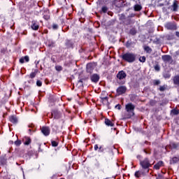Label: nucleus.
<instances>
[{"label":"nucleus","instance_id":"obj_23","mask_svg":"<svg viewBox=\"0 0 179 179\" xmlns=\"http://www.w3.org/2000/svg\"><path fill=\"white\" fill-rule=\"evenodd\" d=\"M173 83L174 85H179V75L176 76L173 78Z\"/></svg>","mask_w":179,"mask_h":179},{"label":"nucleus","instance_id":"obj_24","mask_svg":"<svg viewBox=\"0 0 179 179\" xmlns=\"http://www.w3.org/2000/svg\"><path fill=\"white\" fill-rule=\"evenodd\" d=\"M144 50L146 51L148 54H150V52H152V48H150V47L149 46H145Z\"/></svg>","mask_w":179,"mask_h":179},{"label":"nucleus","instance_id":"obj_14","mask_svg":"<svg viewBox=\"0 0 179 179\" xmlns=\"http://www.w3.org/2000/svg\"><path fill=\"white\" fill-rule=\"evenodd\" d=\"M100 79V76L97 74H94L91 76V80L92 82H94V83H97Z\"/></svg>","mask_w":179,"mask_h":179},{"label":"nucleus","instance_id":"obj_3","mask_svg":"<svg viewBox=\"0 0 179 179\" xmlns=\"http://www.w3.org/2000/svg\"><path fill=\"white\" fill-rule=\"evenodd\" d=\"M117 78V83H120V85H124L125 83V78H127V73L124 71H120L117 73L116 76Z\"/></svg>","mask_w":179,"mask_h":179},{"label":"nucleus","instance_id":"obj_42","mask_svg":"<svg viewBox=\"0 0 179 179\" xmlns=\"http://www.w3.org/2000/svg\"><path fill=\"white\" fill-rule=\"evenodd\" d=\"M179 159L178 157H173L172 159V162H173V163H177V162H178Z\"/></svg>","mask_w":179,"mask_h":179},{"label":"nucleus","instance_id":"obj_50","mask_svg":"<svg viewBox=\"0 0 179 179\" xmlns=\"http://www.w3.org/2000/svg\"><path fill=\"white\" fill-rule=\"evenodd\" d=\"M145 153H146V155H149V152H148L146 150H144Z\"/></svg>","mask_w":179,"mask_h":179},{"label":"nucleus","instance_id":"obj_51","mask_svg":"<svg viewBox=\"0 0 179 179\" xmlns=\"http://www.w3.org/2000/svg\"><path fill=\"white\" fill-rule=\"evenodd\" d=\"M127 47H129V43H128V42L127 43Z\"/></svg>","mask_w":179,"mask_h":179},{"label":"nucleus","instance_id":"obj_54","mask_svg":"<svg viewBox=\"0 0 179 179\" xmlns=\"http://www.w3.org/2000/svg\"><path fill=\"white\" fill-rule=\"evenodd\" d=\"M55 118H59V117H58V116H55Z\"/></svg>","mask_w":179,"mask_h":179},{"label":"nucleus","instance_id":"obj_47","mask_svg":"<svg viewBox=\"0 0 179 179\" xmlns=\"http://www.w3.org/2000/svg\"><path fill=\"white\" fill-rule=\"evenodd\" d=\"M176 36L177 37H179V32H178V31H176Z\"/></svg>","mask_w":179,"mask_h":179},{"label":"nucleus","instance_id":"obj_1","mask_svg":"<svg viewBox=\"0 0 179 179\" xmlns=\"http://www.w3.org/2000/svg\"><path fill=\"white\" fill-rule=\"evenodd\" d=\"M122 59L126 62H129V64H132L136 59V55L133 52H126L122 55Z\"/></svg>","mask_w":179,"mask_h":179},{"label":"nucleus","instance_id":"obj_38","mask_svg":"<svg viewBox=\"0 0 179 179\" xmlns=\"http://www.w3.org/2000/svg\"><path fill=\"white\" fill-rule=\"evenodd\" d=\"M55 69H56V71L59 72V71H62V66H55Z\"/></svg>","mask_w":179,"mask_h":179},{"label":"nucleus","instance_id":"obj_16","mask_svg":"<svg viewBox=\"0 0 179 179\" xmlns=\"http://www.w3.org/2000/svg\"><path fill=\"white\" fill-rule=\"evenodd\" d=\"M85 80V78H81L78 80V83H77V87H78V89H81V87H83V81Z\"/></svg>","mask_w":179,"mask_h":179},{"label":"nucleus","instance_id":"obj_39","mask_svg":"<svg viewBox=\"0 0 179 179\" xmlns=\"http://www.w3.org/2000/svg\"><path fill=\"white\" fill-rule=\"evenodd\" d=\"M42 85H43V83L40 80H38L36 81V86H38V87H41Z\"/></svg>","mask_w":179,"mask_h":179},{"label":"nucleus","instance_id":"obj_31","mask_svg":"<svg viewBox=\"0 0 179 179\" xmlns=\"http://www.w3.org/2000/svg\"><path fill=\"white\" fill-rule=\"evenodd\" d=\"M139 61H140V62H146V57L145 56L140 57Z\"/></svg>","mask_w":179,"mask_h":179},{"label":"nucleus","instance_id":"obj_15","mask_svg":"<svg viewBox=\"0 0 179 179\" xmlns=\"http://www.w3.org/2000/svg\"><path fill=\"white\" fill-rule=\"evenodd\" d=\"M65 45L67 48H73V42L71 40H66Z\"/></svg>","mask_w":179,"mask_h":179},{"label":"nucleus","instance_id":"obj_26","mask_svg":"<svg viewBox=\"0 0 179 179\" xmlns=\"http://www.w3.org/2000/svg\"><path fill=\"white\" fill-rule=\"evenodd\" d=\"M152 83H153L154 86H157V85H160V81H159V80H154L152 81Z\"/></svg>","mask_w":179,"mask_h":179},{"label":"nucleus","instance_id":"obj_46","mask_svg":"<svg viewBox=\"0 0 179 179\" xmlns=\"http://www.w3.org/2000/svg\"><path fill=\"white\" fill-rule=\"evenodd\" d=\"M38 152H43V150H41V145H39V148H38Z\"/></svg>","mask_w":179,"mask_h":179},{"label":"nucleus","instance_id":"obj_48","mask_svg":"<svg viewBox=\"0 0 179 179\" xmlns=\"http://www.w3.org/2000/svg\"><path fill=\"white\" fill-rule=\"evenodd\" d=\"M156 179H162V176H158V177H157V178Z\"/></svg>","mask_w":179,"mask_h":179},{"label":"nucleus","instance_id":"obj_22","mask_svg":"<svg viewBox=\"0 0 179 179\" xmlns=\"http://www.w3.org/2000/svg\"><path fill=\"white\" fill-rule=\"evenodd\" d=\"M48 46L50 48H53V47H55V42H54L52 41H49L48 43Z\"/></svg>","mask_w":179,"mask_h":179},{"label":"nucleus","instance_id":"obj_12","mask_svg":"<svg viewBox=\"0 0 179 179\" xmlns=\"http://www.w3.org/2000/svg\"><path fill=\"white\" fill-rule=\"evenodd\" d=\"M22 142H23L24 145L27 146L31 143V139H30V137L24 136L22 138Z\"/></svg>","mask_w":179,"mask_h":179},{"label":"nucleus","instance_id":"obj_30","mask_svg":"<svg viewBox=\"0 0 179 179\" xmlns=\"http://www.w3.org/2000/svg\"><path fill=\"white\" fill-rule=\"evenodd\" d=\"M171 148H173V149H177V148H178V144L176 143H171Z\"/></svg>","mask_w":179,"mask_h":179},{"label":"nucleus","instance_id":"obj_49","mask_svg":"<svg viewBox=\"0 0 179 179\" xmlns=\"http://www.w3.org/2000/svg\"><path fill=\"white\" fill-rule=\"evenodd\" d=\"M117 108H118V110H121V106L119 105Z\"/></svg>","mask_w":179,"mask_h":179},{"label":"nucleus","instance_id":"obj_9","mask_svg":"<svg viewBox=\"0 0 179 179\" xmlns=\"http://www.w3.org/2000/svg\"><path fill=\"white\" fill-rule=\"evenodd\" d=\"M41 132H42V134H43V135L45 136H48V135H50V127H42Z\"/></svg>","mask_w":179,"mask_h":179},{"label":"nucleus","instance_id":"obj_11","mask_svg":"<svg viewBox=\"0 0 179 179\" xmlns=\"http://www.w3.org/2000/svg\"><path fill=\"white\" fill-rule=\"evenodd\" d=\"M146 174H148V173L146 172H145V171H143V169H142L141 171H136L134 176L137 178H139V177H141V176H146Z\"/></svg>","mask_w":179,"mask_h":179},{"label":"nucleus","instance_id":"obj_28","mask_svg":"<svg viewBox=\"0 0 179 179\" xmlns=\"http://www.w3.org/2000/svg\"><path fill=\"white\" fill-rule=\"evenodd\" d=\"M130 34H131V36H135V34H136V30L135 29H131L129 31Z\"/></svg>","mask_w":179,"mask_h":179},{"label":"nucleus","instance_id":"obj_41","mask_svg":"<svg viewBox=\"0 0 179 179\" xmlns=\"http://www.w3.org/2000/svg\"><path fill=\"white\" fill-rule=\"evenodd\" d=\"M52 29H53V30H57V29H58V24H52Z\"/></svg>","mask_w":179,"mask_h":179},{"label":"nucleus","instance_id":"obj_21","mask_svg":"<svg viewBox=\"0 0 179 179\" xmlns=\"http://www.w3.org/2000/svg\"><path fill=\"white\" fill-rule=\"evenodd\" d=\"M134 9L136 12H139L140 10H142V6L136 4L134 6Z\"/></svg>","mask_w":179,"mask_h":179},{"label":"nucleus","instance_id":"obj_43","mask_svg":"<svg viewBox=\"0 0 179 179\" xmlns=\"http://www.w3.org/2000/svg\"><path fill=\"white\" fill-rule=\"evenodd\" d=\"M29 57H28V56H25V57H24V61H25V62H29Z\"/></svg>","mask_w":179,"mask_h":179},{"label":"nucleus","instance_id":"obj_17","mask_svg":"<svg viewBox=\"0 0 179 179\" xmlns=\"http://www.w3.org/2000/svg\"><path fill=\"white\" fill-rule=\"evenodd\" d=\"M9 120L13 123V124H16L17 122V117L15 115L10 116Z\"/></svg>","mask_w":179,"mask_h":179},{"label":"nucleus","instance_id":"obj_29","mask_svg":"<svg viewBox=\"0 0 179 179\" xmlns=\"http://www.w3.org/2000/svg\"><path fill=\"white\" fill-rule=\"evenodd\" d=\"M51 143H52V146H53V148H57V146H58V142H57L55 141H52Z\"/></svg>","mask_w":179,"mask_h":179},{"label":"nucleus","instance_id":"obj_27","mask_svg":"<svg viewBox=\"0 0 179 179\" xmlns=\"http://www.w3.org/2000/svg\"><path fill=\"white\" fill-rule=\"evenodd\" d=\"M108 10V8H107V6H103L101 8V11L103 13H107V11Z\"/></svg>","mask_w":179,"mask_h":179},{"label":"nucleus","instance_id":"obj_2","mask_svg":"<svg viewBox=\"0 0 179 179\" xmlns=\"http://www.w3.org/2000/svg\"><path fill=\"white\" fill-rule=\"evenodd\" d=\"M140 164L143 168V171L145 173H149V168L150 167V162H149V159L145 158L143 161H141Z\"/></svg>","mask_w":179,"mask_h":179},{"label":"nucleus","instance_id":"obj_7","mask_svg":"<svg viewBox=\"0 0 179 179\" xmlns=\"http://www.w3.org/2000/svg\"><path fill=\"white\" fill-rule=\"evenodd\" d=\"M162 60L164 62L167 63V62H173V57L169 55H164L162 56Z\"/></svg>","mask_w":179,"mask_h":179},{"label":"nucleus","instance_id":"obj_8","mask_svg":"<svg viewBox=\"0 0 179 179\" xmlns=\"http://www.w3.org/2000/svg\"><path fill=\"white\" fill-rule=\"evenodd\" d=\"M40 24L38 23V22H37L36 20H33L31 22V28L32 29V30H38Z\"/></svg>","mask_w":179,"mask_h":179},{"label":"nucleus","instance_id":"obj_35","mask_svg":"<svg viewBox=\"0 0 179 179\" xmlns=\"http://www.w3.org/2000/svg\"><path fill=\"white\" fill-rule=\"evenodd\" d=\"M173 12H177V8H178V6L177 5V3H174L173 4Z\"/></svg>","mask_w":179,"mask_h":179},{"label":"nucleus","instance_id":"obj_6","mask_svg":"<svg viewBox=\"0 0 179 179\" xmlns=\"http://www.w3.org/2000/svg\"><path fill=\"white\" fill-rule=\"evenodd\" d=\"M165 27L168 30H177V26H176L173 22H167L165 24Z\"/></svg>","mask_w":179,"mask_h":179},{"label":"nucleus","instance_id":"obj_19","mask_svg":"<svg viewBox=\"0 0 179 179\" xmlns=\"http://www.w3.org/2000/svg\"><path fill=\"white\" fill-rule=\"evenodd\" d=\"M37 73H38V69H35L34 72H31L30 73L29 78H31V79L36 78V76L37 75Z\"/></svg>","mask_w":179,"mask_h":179},{"label":"nucleus","instance_id":"obj_4","mask_svg":"<svg viewBox=\"0 0 179 179\" xmlns=\"http://www.w3.org/2000/svg\"><path fill=\"white\" fill-rule=\"evenodd\" d=\"M125 110L129 114L131 115V117H134L135 115V105L132 104V103H129L126 104L125 106Z\"/></svg>","mask_w":179,"mask_h":179},{"label":"nucleus","instance_id":"obj_13","mask_svg":"<svg viewBox=\"0 0 179 179\" xmlns=\"http://www.w3.org/2000/svg\"><path fill=\"white\" fill-rule=\"evenodd\" d=\"M94 149L95 151L98 150L99 153H103V152H104V148H103V145H100L99 147V145L96 144L94 146Z\"/></svg>","mask_w":179,"mask_h":179},{"label":"nucleus","instance_id":"obj_55","mask_svg":"<svg viewBox=\"0 0 179 179\" xmlns=\"http://www.w3.org/2000/svg\"><path fill=\"white\" fill-rule=\"evenodd\" d=\"M115 107H118V105H117V106H116Z\"/></svg>","mask_w":179,"mask_h":179},{"label":"nucleus","instance_id":"obj_52","mask_svg":"<svg viewBox=\"0 0 179 179\" xmlns=\"http://www.w3.org/2000/svg\"><path fill=\"white\" fill-rule=\"evenodd\" d=\"M127 47H129V43H128V42L127 43Z\"/></svg>","mask_w":179,"mask_h":179},{"label":"nucleus","instance_id":"obj_56","mask_svg":"<svg viewBox=\"0 0 179 179\" xmlns=\"http://www.w3.org/2000/svg\"><path fill=\"white\" fill-rule=\"evenodd\" d=\"M23 176H24V173H23Z\"/></svg>","mask_w":179,"mask_h":179},{"label":"nucleus","instance_id":"obj_34","mask_svg":"<svg viewBox=\"0 0 179 179\" xmlns=\"http://www.w3.org/2000/svg\"><path fill=\"white\" fill-rule=\"evenodd\" d=\"M14 143L15 146H20V145H22V141L20 140H17Z\"/></svg>","mask_w":179,"mask_h":179},{"label":"nucleus","instance_id":"obj_53","mask_svg":"<svg viewBox=\"0 0 179 179\" xmlns=\"http://www.w3.org/2000/svg\"><path fill=\"white\" fill-rule=\"evenodd\" d=\"M29 134L31 132V129H29Z\"/></svg>","mask_w":179,"mask_h":179},{"label":"nucleus","instance_id":"obj_44","mask_svg":"<svg viewBox=\"0 0 179 179\" xmlns=\"http://www.w3.org/2000/svg\"><path fill=\"white\" fill-rule=\"evenodd\" d=\"M20 64H24V57H22L21 59H20Z\"/></svg>","mask_w":179,"mask_h":179},{"label":"nucleus","instance_id":"obj_20","mask_svg":"<svg viewBox=\"0 0 179 179\" xmlns=\"http://www.w3.org/2000/svg\"><path fill=\"white\" fill-rule=\"evenodd\" d=\"M162 166H163V162L159 161L157 164H156L154 166V169H155V170H159V169H160V167H162Z\"/></svg>","mask_w":179,"mask_h":179},{"label":"nucleus","instance_id":"obj_18","mask_svg":"<svg viewBox=\"0 0 179 179\" xmlns=\"http://www.w3.org/2000/svg\"><path fill=\"white\" fill-rule=\"evenodd\" d=\"M105 124L107 127H114V123L108 119H105Z\"/></svg>","mask_w":179,"mask_h":179},{"label":"nucleus","instance_id":"obj_25","mask_svg":"<svg viewBox=\"0 0 179 179\" xmlns=\"http://www.w3.org/2000/svg\"><path fill=\"white\" fill-rule=\"evenodd\" d=\"M101 99L102 103H105V104H106V103H108V97L107 96L101 97Z\"/></svg>","mask_w":179,"mask_h":179},{"label":"nucleus","instance_id":"obj_36","mask_svg":"<svg viewBox=\"0 0 179 179\" xmlns=\"http://www.w3.org/2000/svg\"><path fill=\"white\" fill-rule=\"evenodd\" d=\"M0 163H1V164H5L6 163V160L5 159V158L0 157Z\"/></svg>","mask_w":179,"mask_h":179},{"label":"nucleus","instance_id":"obj_33","mask_svg":"<svg viewBox=\"0 0 179 179\" xmlns=\"http://www.w3.org/2000/svg\"><path fill=\"white\" fill-rule=\"evenodd\" d=\"M153 43H155V44H160V38H155L153 40Z\"/></svg>","mask_w":179,"mask_h":179},{"label":"nucleus","instance_id":"obj_32","mask_svg":"<svg viewBox=\"0 0 179 179\" xmlns=\"http://www.w3.org/2000/svg\"><path fill=\"white\" fill-rule=\"evenodd\" d=\"M171 113L173 114V115H178L179 111L178 110L173 109L171 110Z\"/></svg>","mask_w":179,"mask_h":179},{"label":"nucleus","instance_id":"obj_10","mask_svg":"<svg viewBox=\"0 0 179 179\" xmlns=\"http://www.w3.org/2000/svg\"><path fill=\"white\" fill-rule=\"evenodd\" d=\"M127 92V87L125 86H120L117 89V93L118 94H124Z\"/></svg>","mask_w":179,"mask_h":179},{"label":"nucleus","instance_id":"obj_45","mask_svg":"<svg viewBox=\"0 0 179 179\" xmlns=\"http://www.w3.org/2000/svg\"><path fill=\"white\" fill-rule=\"evenodd\" d=\"M129 17H135V13H131L129 15Z\"/></svg>","mask_w":179,"mask_h":179},{"label":"nucleus","instance_id":"obj_5","mask_svg":"<svg viewBox=\"0 0 179 179\" xmlns=\"http://www.w3.org/2000/svg\"><path fill=\"white\" fill-rule=\"evenodd\" d=\"M96 66H97V63L96 62L88 63L87 64V72L88 73H92Z\"/></svg>","mask_w":179,"mask_h":179},{"label":"nucleus","instance_id":"obj_40","mask_svg":"<svg viewBox=\"0 0 179 179\" xmlns=\"http://www.w3.org/2000/svg\"><path fill=\"white\" fill-rule=\"evenodd\" d=\"M159 90L160 92H164V90H166V86L163 85V86H161L159 89Z\"/></svg>","mask_w":179,"mask_h":179},{"label":"nucleus","instance_id":"obj_37","mask_svg":"<svg viewBox=\"0 0 179 179\" xmlns=\"http://www.w3.org/2000/svg\"><path fill=\"white\" fill-rule=\"evenodd\" d=\"M154 69H155V71H157V72H159V71H160V66L159 64H156L154 66Z\"/></svg>","mask_w":179,"mask_h":179}]
</instances>
